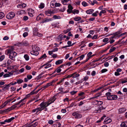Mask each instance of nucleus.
Listing matches in <instances>:
<instances>
[{"label":"nucleus","mask_w":127,"mask_h":127,"mask_svg":"<svg viewBox=\"0 0 127 127\" xmlns=\"http://www.w3.org/2000/svg\"><path fill=\"white\" fill-rule=\"evenodd\" d=\"M15 15L14 13L13 12H10L6 16V18L8 19H11L13 18Z\"/></svg>","instance_id":"obj_4"},{"label":"nucleus","mask_w":127,"mask_h":127,"mask_svg":"<svg viewBox=\"0 0 127 127\" xmlns=\"http://www.w3.org/2000/svg\"><path fill=\"white\" fill-rule=\"evenodd\" d=\"M15 119V118L14 117H12L8 119H6L4 121V122H0V123L2 125L4 124L5 122L10 123L11 122L12 120L14 119Z\"/></svg>","instance_id":"obj_5"},{"label":"nucleus","mask_w":127,"mask_h":127,"mask_svg":"<svg viewBox=\"0 0 127 127\" xmlns=\"http://www.w3.org/2000/svg\"><path fill=\"white\" fill-rule=\"evenodd\" d=\"M72 74H73V76L72 77L73 78H76L78 77H79L80 76L79 74L76 73V72H75Z\"/></svg>","instance_id":"obj_15"},{"label":"nucleus","mask_w":127,"mask_h":127,"mask_svg":"<svg viewBox=\"0 0 127 127\" xmlns=\"http://www.w3.org/2000/svg\"><path fill=\"white\" fill-rule=\"evenodd\" d=\"M67 44L68 45L66 46V47H69L71 46V42L70 41H68Z\"/></svg>","instance_id":"obj_45"},{"label":"nucleus","mask_w":127,"mask_h":127,"mask_svg":"<svg viewBox=\"0 0 127 127\" xmlns=\"http://www.w3.org/2000/svg\"><path fill=\"white\" fill-rule=\"evenodd\" d=\"M5 56L4 55H2L0 57V61H2L4 58Z\"/></svg>","instance_id":"obj_46"},{"label":"nucleus","mask_w":127,"mask_h":127,"mask_svg":"<svg viewBox=\"0 0 127 127\" xmlns=\"http://www.w3.org/2000/svg\"><path fill=\"white\" fill-rule=\"evenodd\" d=\"M12 62V61L10 60H9L7 61V63L8 64H11Z\"/></svg>","instance_id":"obj_64"},{"label":"nucleus","mask_w":127,"mask_h":127,"mask_svg":"<svg viewBox=\"0 0 127 127\" xmlns=\"http://www.w3.org/2000/svg\"><path fill=\"white\" fill-rule=\"evenodd\" d=\"M109 40V39L108 38H105L103 40V42H107L106 43H105V44H106L107 43H108L109 42H108Z\"/></svg>","instance_id":"obj_26"},{"label":"nucleus","mask_w":127,"mask_h":127,"mask_svg":"<svg viewBox=\"0 0 127 127\" xmlns=\"http://www.w3.org/2000/svg\"><path fill=\"white\" fill-rule=\"evenodd\" d=\"M81 18L80 17H78L74 18V20L76 21H78L80 20Z\"/></svg>","instance_id":"obj_41"},{"label":"nucleus","mask_w":127,"mask_h":127,"mask_svg":"<svg viewBox=\"0 0 127 127\" xmlns=\"http://www.w3.org/2000/svg\"><path fill=\"white\" fill-rule=\"evenodd\" d=\"M47 57V56L46 55V54H44L42 55L38 59V60H40L42 59H44L45 58H46Z\"/></svg>","instance_id":"obj_28"},{"label":"nucleus","mask_w":127,"mask_h":127,"mask_svg":"<svg viewBox=\"0 0 127 127\" xmlns=\"http://www.w3.org/2000/svg\"><path fill=\"white\" fill-rule=\"evenodd\" d=\"M0 87H3V88H2V89L3 90H4V89H7L9 87V85L8 84L7 85H5L4 86H0Z\"/></svg>","instance_id":"obj_21"},{"label":"nucleus","mask_w":127,"mask_h":127,"mask_svg":"<svg viewBox=\"0 0 127 127\" xmlns=\"http://www.w3.org/2000/svg\"><path fill=\"white\" fill-rule=\"evenodd\" d=\"M3 76L4 78H6L9 77L10 76V75L9 74H5L3 75Z\"/></svg>","instance_id":"obj_61"},{"label":"nucleus","mask_w":127,"mask_h":127,"mask_svg":"<svg viewBox=\"0 0 127 127\" xmlns=\"http://www.w3.org/2000/svg\"><path fill=\"white\" fill-rule=\"evenodd\" d=\"M30 53L31 54L35 56H37L39 54L38 51H36L33 50L32 51L30 52Z\"/></svg>","instance_id":"obj_11"},{"label":"nucleus","mask_w":127,"mask_h":127,"mask_svg":"<svg viewBox=\"0 0 127 127\" xmlns=\"http://www.w3.org/2000/svg\"><path fill=\"white\" fill-rule=\"evenodd\" d=\"M24 57L26 61H28L29 59V57L27 54H25L24 55Z\"/></svg>","instance_id":"obj_30"},{"label":"nucleus","mask_w":127,"mask_h":127,"mask_svg":"<svg viewBox=\"0 0 127 127\" xmlns=\"http://www.w3.org/2000/svg\"><path fill=\"white\" fill-rule=\"evenodd\" d=\"M17 107V106L15 104L12 105L10 107L11 110L14 109Z\"/></svg>","instance_id":"obj_48"},{"label":"nucleus","mask_w":127,"mask_h":127,"mask_svg":"<svg viewBox=\"0 0 127 127\" xmlns=\"http://www.w3.org/2000/svg\"><path fill=\"white\" fill-rule=\"evenodd\" d=\"M83 81V80H81L80 81H79L77 82H76L75 84H76V85L79 84L80 83H82Z\"/></svg>","instance_id":"obj_47"},{"label":"nucleus","mask_w":127,"mask_h":127,"mask_svg":"<svg viewBox=\"0 0 127 127\" xmlns=\"http://www.w3.org/2000/svg\"><path fill=\"white\" fill-rule=\"evenodd\" d=\"M66 36L65 35H64V36L63 37L62 36H61L60 35H59L58 37L59 39H60V40L61 41L62 40V38H66Z\"/></svg>","instance_id":"obj_37"},{"label":"nucleus","mask_w":127,"mask_h":127,"mask_svg":"<svg viewBox=\"0 0 127 127\" xmlns=\"http://www.w3.org/2000/svg\"><path fill=\"white\" fill-rule=\"evenodd\" d=\"M108 70L106 69H104L102 70L101 71V73H103L107 71Z\"/></svg>","instance_id":"obj_59"},{"label":"nucleus","mask_w":127,"mask_h":127,"mask_svg":"<svg viewBox=\"0 0 127 127\" xmlns=\"http://www.w3.org/2000/svg\"><path fill=\"white\" fill-rule=\"evenodd\" d=\"M27 77L28 80H30L32 78V76L31 75H27Z\"/></svg>","instance_id":"obj_58"},{"label":"nucleus","mask_w":127,"mask_h":127,"mask_svg":"<svg viewBox=\"0 0 127 127\" xmlns=\"http://www.w3.org/2000/svg\"><path fill=\"white\" fill-rule=\"evenodd\" d=\"M85 57V55H81V56L78 57V58H80V61L81 60H82Z\"/></svg>","instance_id":"obj_60"},{"label":"nucleus","mask_w":127,"mask_h":127,"mask_svg":"<svg viewBox=\"0 0 127 127\" xmlns=\"http://www.w3.org/2000/svg\"><path fill=\"white\" fill-rule=\"evenodd\" d=\"M63 62L62 60H60L57 61L55 62V64L57 65L62 64Z\"/></svg>","instance_id":"obj_22"},{"label":"nucleus","mask_w":127,"mask_h":127,"mask_svg":"<svg viewBox=\"0 0 127 127\" xmlns=\"http://www.w3.org/2000/svg\"><path fill=\"white\" fill-rule=\"evenodd\" d=\"M97 36L98 35L97 34L95 35L92 37V39H95L97 38Z\"/></svg>","instance_id":"obj_63"},{"label":"nucleus","mask_w":127,"mask_h":127,"mask_svg":"<svg viewBox=\"0 0 127 127\" xmlns=\"http://www.w3.org/2000/svg\"><path fill=\"white\" fill-rule=\"evenodd\" d=\"M26 12L24 10H21L17 11V14L18 15H22L23 14H25Z\"/></svg>","instance_id":"obj_10"},{"label":"nucleus","mask_w":127,"mask_h":127,"mask_svg":"<svg viewBox=\"0 0 127 127\" xmlns=\"http://www.w3.org/2000/svg\"><path fill=\"white\" fill-rule=\"evenodd\" d=\"M32 49L36 51H38L39 50V48L38 47L34 46L32 47Z\"/></svg>","instance_id":"obj_19"},{"label":"nucleus","mask_w":127,"mask_h":127,"mask_svg":"<svg viewBox=\"0 0 127 127\" xmlns=\"http://www.w3.org/2000/svg\"><path fill=\"white\" fill-rule=\"evenodd\" d=\"M56 95H54L52 98L50 99V100L51 101H52V102H54L56 99Z\"/></svg>","instance_id":"obj_35"},{"label":"nucleus","mask_w":127,"mask_h":127,"mask_svg":"<svg viewBox=\"0 0 127 127\" xmlns=\"http://www.w3.org/2000/svg\"><path fill=\"white\" fill-rule=\"evenodd\" d=\"M56 70V72L58 73L60 72L61 71V70L60 68L59 67L57 68Z\"/></svg>","instance_id":"obj_43"},{"label":"nucleus","mask_w":127,"mask_h":127,"mask_svg":"<svg viewBox=\"0 0 127 127\" xmlns=\"http://www.w3.org/2000/svg\"><path fill=\"white\" fill-rule=\"evenodd\" d=\"M53 103L52 102V101H51L49 99L48 102H43L42 103H43V104L45 105L44 107L45 108L47 107V106H48L50 104Z\"/></svg>","instance_id":"obj_8"},{"label":"nucleus","mask_w":127,"mask_h":127,"mask_svg":"<svg viewBox=\"0 0 127 127\" xmlns=\"http://www.w3.org/2000/svg\"><path fill=\"white\" fill-rule=\"evenodd\" d=\"M11 109L10 107L9 108H7L6 109H5L4 111L6 112H7L10 111L11 110Z\"/></svg>","instance_id":"obj_53"},{"label":"nucleus","mask_w":127,"mask_h":127,"mask_svg":"<svg viewBox=\"0 0 127 127\" xmlns=\"http://www.w3.org/2000/svg\"><path fill=\"white\" fill-rule=\"evenodd\" d=\"M9 57L12 60H14V58L16 56L17 53L15 51L11 52H10L9 53Z\"/></svg>","instance_id":"obj_3"},{"label":"nucleus","mask_w":127,"mask_h":127,"mask_svg":"<svg viewBox=\"0 0 127 127\" xmlns=\"http://www.w3.org/2000/svg\"><path fill=\"white\" fill-rule=\"evenodd\" d=\"M106 11L105 10H102L99 13V15L100 16H101L102 15V13L104 14L106 13Z\"/></svg>","instance_id":"obj_36"},{"label":"nucleus","mask_w":127,"mask_h":127,"mask_svg":"<svg viewBox=\"0 0 127 127\" xmlns=\"http://www.w3.org/2000/svg\"><path fill=\"white\" fill-rule=\"evenodd\" d=\"M45 65H46L49 67L51 66V64H49L48 63H47L44 64L42 66H44Z\"/></svg>","instance_id":"obj_42"},{"label":"nucleus","mask_w":127,"mask_h":127,"mask_svg":"<svg viewBox=\"0 0 127 127\" xmlns=\"http://www.w3.org/2000/svg\"><path fill=\"white\" fill-rule=\"evenodd\" d=\"M107 99L108 100H114L118 98L117 95H111V93L107 92L106 94Z\"/></svg>","instance_id":"obj_2"},{"label":"nucleus","mask_w":127,"mask_h":127,"mask_svg":"<svg viewBox=\"0 0 127 127\" xmlns=\"http://www.w3.org/2000/svg\"><path fill=\"white\" fill-rule=\"evenodd\" d=\"M77 92V91H73L71 92H70V93L72 95H73L74 94H76Z\"/></svg>","instance_id":"obj_52"},{"label":"nucleus","mask_w":127,"mask_h":127,"mask_svg":"<svg viewBox=\"0 0 127 127\" xmlns=\"http://www.w3.org/2000/svg\"><path fill=\"white\" fill-rule=\"evenodd\" d=\"M68 9H71V10H72V9H73V8L72 7L70 4L68 6Z\"/></svg>","instance_id":"obj_62"},{"label":"nucleus","mask_w":127,"mask_h":127,"mask_svg":"<svg viewBox=\"0 0 127 127\" xmlns=\"http://www.w3.org/2000/svg\"><path fill=\"white\" fill-rule=\"evenodd\" d=\"M71 67H69L67 69L64 70L63 72H61V74H63L67 70H69L70 68H71Z\"/></svg>","instance_id":"obj_55"},{"label":"nucleus","mask_w":127,"mask_h":127,"mask_svg":"<svg viewBox=\"0 0 127 127\" xmlns=\"http://www.w3.org/2000/svg\"><path fill=\"white\" fill-rule=\"evenodd\" d=\"M70 30V29H67L66 30L64 31V33L66 34Z\"/></svg>","instance_id":"obj_51"},{"label":"nucleus","mask_w":127,"mask_h":127,"mask_svg":"<svg viewBox=\"0 0 127 127\" xmlns=\"http://www.w3.org/2000/svg\"><path fill=\"white\" fill-rule=\"evenodd\" d=\"M22 44L24 46H27L29 45V43L27 41H25L22 42Z\"/></svg>","instance_id":"obj_18"},{"label":"nucleus","mask_w":127,"mask_h":127,"mask_svg":"<svg viewBox=\"0 0 127 127\" xmlns=\"http://www.w3.org/2000/svg\"><path fill=\"white\" fill-rule=\"evenodd\" d=\"M38 124V122H35L34 123H33V124L31 125L30 126L31 127H36L37 126Z\"/></svg>","instance_id":"obj_25"},{"label":"nucleus","mask_w":127,"mask_h":127,"mask_svg":"<svg viewBox=\"0 0 127 127\" xmlns=\"http://www.w3.org/2000/svg\"><path fill=\"white\" fill-rule=\"evenodd\" d=\"M43 35L42 34L39 33L38 32L37 34H36V35L35 36H38L39 37H41Z\"/></svg>","instance_id":"obj_54"},{"label":"nucleus","mask_w":127,"mask_h":127,"mask_svg":"<svg viewBox=\"0 0 127 127\" xmlns=\"http://www.w3.org/2000/svg\"><path fill=\"white\" fill-rule=\"evenodd\" d=\"M112 121L111 119L109 118H106L104 121V122L106 124H107L110 123Z\"/></svg>","instance_id":"obj_14"},{"label":"nucleus","mask_w":127,"mask_h":127,"mask_svg":"<svg viewBox=\"0 0 127 127\" xmlns=\"http://www.w3.org/2000/svg\"><path fill=\"white\" fill-rule=\"evenodd\" d=\"M34 12V11H32V13H31V11H29V12H28V14L30 17H32L33 16V14Z\"/></svg>","instance_id":"obj_31"},{"label":"nucleus","mask_w":127,"mask_h":127,"mask_svg":"<svg viewBox=\"0 0 127 127\" xmlns=\"http://www.w3.org/2000/svg\"><path fill=\"white\" fill-rule=\"evenodd\" d=\"M125 111L126 109L125 108H122L119 109V112L120 113L124 112Z\"/></svg>","instance_id":"obj_16"},{"label":"nucleus","mask_w":127,"mask_h":127,"mask_svg":"<svg viewBox=\"0 0 127 127\" xmlns=\"http://www.w3.org/2000/svg\"><path fill=\"white\" fill-rule=\"evenodd\" d=\"M28 35V33L27 32H25L23 34V36L24 37H25Z\"/></svg>","instance_id":"obj_56"},{"label":"nucleus","mask_w":127,"mask_h":127,"mask_svg":"<svg viewBox=\"0 0 127 127\" xmlns=\"http://www.w3.org/2000/svg\"><path fill=\"white\" fill-rule=\"evenodd\" d=\"M14 50V48L13 47H11L10 49L7 50V53L8 54L10 53V52H11L14 51L13 50Z\"/></svg>","instance_id":"obj_23"},{"label":"nucleus","mask_w":127,"mask_h":127,"mask_svg":"<svg viewBox=\"0 0 127 127\" xmlns=\"http://www.w3.org/2000/svg\"><path fill=\"white\" fill-rule=\"evenodd\" d=\"M79 12V10H78L74 9L72 10V13L74 14H75V13L78 14Z\"/></svg>","instance_id":"obj_27"},{"label":"nucleus","mask_w":127,"mask_h":127,"mask_svg":"<svg viewBox=\"0 0 127 127\" xmlns=\"http://www.w3.org/2000/svg\"><path fill=\"white\" fill-rule=\"evenodd\" d=\"M82 4L84 7L88 5V4L85 1L82 2Z\"/></svg>","instance_id":"obj_33"},{"label":"nucleus","mask_w":127,"mask_h":127,"mask_svg":"<svg viewBox=\"0 0 127 127\" xmlns=\"http://www.w3.org/2000/svg\"><path fill=\"white\" fill-rule=\"evenodd\" d=\"M55 82V81L54 80H53L51 82L47 83L46 85L47 86V87H49L50 86H52V85L53 83H54Z\"/></svg>","instance_id":"obj_29"},{"label":"nucleus","mask_w":127,"mask_h":127,"mask_svg":"<svg viewBox=\"0 0 127 127\" xmlns=\"http://www.w3.org/2000/svg\"><path fill=\"white\" fill-rule=\"evenodd\" d=\"M53 20L52 18H46L43 19L42 21V23H43L45 22H47Z\"/></svg>","instance_id":"obj_12"},{"label":"nucleus","mask_w":127,"mask_h":127,"mask_svg":"<svg viewBox=\"0 0 127 127\" xmlns=\"http://www.w3.org/2000/svg\"><path fill=\"white\" fill-rule=\"evenodd\" d=\"M94 10L93 9H90L87 10L86 12V13L89 14H91L94 11Z\"/></svg>","instance_id":"obj_17"},{"label":"nucleus","mask_w":127,"mask_h":127,"mask_svg":"<svg viewBox=\"0 0 127 127\" xmlns=\"http://www.w3.org/2000/svg\"><path fill=\"white\" fill-rule=\"evenodd\" d=\"M44 15L43 14H40L37 16L36 20L37 21L43 19L44 17Z\"/></svg>","instance_id":"obj_9"},{"label":"nucleus","mask_w":127,"mask_h":127,"mask_svg":"<svg viewBox=\"0 0 127 127\" xmlns=\"http://www.w3.org/2000/svg\"><path fill=\"white\" fill-rule=\"evenodd\" d=\"M4 16V13L2 12H0V19L3 18Z\"/></svg>","instance_id":"obj_38"},{"label":"nucleus","mask_w":127,"mask_h":127,"mask_svg":"<svg viewBox=\"0 0 127 127\" xmlns=\"http://www.w3.org/2000/svg\"><path fill=\"white\" fill-rule=\"evenodd\" d=\"M48 123L49 124L52 125L54 123V121L52 120H50L49 121Z\"/></svg>","instance_id":"obj_57"},{"label":"nucleus","mask_w":127,"mask_h":127,"mask_svg":"<svg viewBox=\"0 0 127 127\" xmlns=\"http://www.w3.org/2000/svg\"><path fill=\"white\" fill-rule=\"evenodd\" d=\"M55 1H51V3H50V6L52 8H54L55 7Z\"/></svg>","instance_id":"obj_20"},{"label":"nucleus","mask_w":127,"mask_h":127,"mask_svg":"<svg viewBox=\"0 0 127 127\" xmlns=\"http://www.w3.org/2000/svg\"><path fill=\"white\" fill-rule=\"evenodd\" d=\"M61 5V4L59 3L55 2V7H59Z\"/></svg>","instance_id":"obj_49"},{"label":"nucleus","mask_w":127,"mask_h":127,"mask_svg":"<svg viewBox=\"0 0 127 127\" xmlns=\"http://www.w3.org/2000/svg\"><path fill=\"white\" fill-rule=\"evenodd\" d=\"M92 54V52H90L88 53V54L87 55L88 57L89 58H90L92 57V56L91 55Z\"/></svg>","instance_id":"obj_40"},{"label":"nucleus","mask_w":127,"mask_h":127,"mask_svg":"<svg viewBox=\"0 0 127 127\" xmlns=\"http://www.w3.org/2000/svg\"><path fill=\"white\" fill-rule=\"evenodd\" d=\"M69 0H61V1L63 4L64 5H66V3Z\"/></svg>","instance_id":"obj_34"},{"label":"nucleus","mask_w":127,"mask_h":127,"mask_svg":"<svg viewBox=\"0 0 127 127\" xmlns=\"http://www.w3.org/2000/svg\"><path fill=\"white\" fill-rule=\"evenodd\" d=\"M44 7V3H41L39 6V7L40 8H43Z\"/></svg>","instance_id":"obj_32"},{"label":"nucleus","mask_w":127,"mask_h":127,"mask_svg":"<svg viewBox=\"0 0 127 127\" xmlns=\"http://www.w3.org/2000/svg\"><path fill=\"white\" fill-rule=\"evenodd\" d=\"M116 49V48L115 47H112L111 48L110 50L109 51V52L110 53H111L112 52H113L114 50H115Z\"/></svg>","instance_id":"obj_39"},{"label":"nucleus","mask_w":127,"mask_h":127,"mask_svg":"<svg viewBox=\"0 0 127 127\" xmlns=\"http://www.w3.org/2000/svg\"><path fill=\"white\" fill-rule=\"evenodd\" d=\"M121 127H127V121L122 123L120 125Z\"/></svg>","instance_id":"obj_13"},{"label":"nucleus","mask_w":127,"mask_h":127,"mask_svg":"<svg viewBox=\"0 0 127 127\" xmlns=\"http://www.w3.org/2000/svg\"><path fill=\"white\" fill-rule=\"evenodd\" d=\"M39 106L40 107H38L35 109H33L32 111V112L34 113L36 112L35 114H36L39 111L41 112L45 108L44 107L45 105L43 103H41Z\"/></svg>","instance_id":"obj_1"},{"label":"nucleus","mask_w":127,"mask_h":127,"mask_svg":"<svg viewBox=\"0 0 127 127\" xmlns=\"http://www.w3.org/2000/svg\"><path fill=\"white\" fill-rule=\"evenodd\" d=\"M105 107H103V106H99L98 107V109H97L95 110V112L96 113H100L101 112V111L102 110L105 109Z\"/></svg>","instance_id":"obj_7"},{"label":"nucleus","mask_w":127,"mask_h":127,"mask_svg":"<svg viewBox=\"0 0 127 127\" xmlns=\"http://www.w3.org/2000/svg\"><path fill=\"white\" fill-rule=\"evenodd\" d=\"M72 115L74 116L75 118L79 119L81 118L82 117L81 114L76 112H74L73 113Z\"/></svg>","instance_id":"obj_6"},{"label":"nucleus","mask_w":127,"mask_h":127,"mask_svg":"<svg viewBox=\"0 0 127 127\" xmlns=\"http://www.w3.org/2000/svg\"><path fill=\"white\" fill-rule=\"evenodd\" d=\"M28 19V17L26 16H24L23 18V20L24 21H27V20Z\"/></svg>","instance_id":"obj_50"},{"label":"nucleus","mask_w":127,"mask_h":127,"mask_svg":"<svg viewBox=\"0 0 127 127\" xmlns=\"http://www.w3.org/2000/svg\"><path fill=\"white\" fill-rule=\"evenodd\" d=\"M50 12L51 10H48L45 12V14L49 16H51Z\"/></svg>","instance_id":"obj_24"},{"label":"nucleus","mask_w":127,"mask_h":127,"mask_svg":"<svg viewBox=\"0 0 127 127\" xmlns=\"http://www.w3.org/2000/svg\"><path fill=\"white\" fill-rule=\"evenodd\" d=\"M17 83L19 84H21L23 82V81L22 79L17 80Z\"/></svg>","instance_id":"obj_44"}]
</instances>
